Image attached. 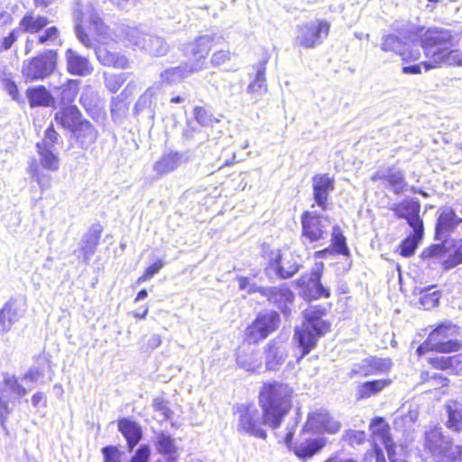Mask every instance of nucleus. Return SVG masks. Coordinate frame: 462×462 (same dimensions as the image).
<instances>
[{
  "mask_svg": "<svg viewBox=\"0 0 462 462\" xmlns=\"http://www.w3.org/2000/svg\"><path fill=\"white\" fill-rule=\"evenodd\" d=\"M293 389L280 382L265 383L259 393V404L263 411L264 425L277 429L290 411Z\"/></svg>",
  "mask_w": 462,
  "mask_h": 462,
  "instance_id": "nucleus-1",
  "label": "nucleus"
},
{
  "mask_svg": "<svg viewBox=\"0 0 462 462\" xmlns=\"http://www.w3.org/2000/svg\"><path fill=\"white\" fill-rule=\"evenodd\" d=\"M326 309L322 306H310L304 311V322L295 328V338L302 350V358L315 347L317 341L330 329V323L322 319Z\"/></svg>",
  "mask_w": 462,
  "mask_h": 462,
  "instance_id": "nucleus-2",
  "label": "nucleus"
},
{
  "mask_svg": "<svg viewBox=\"0 0 462 462\" xmlns=\"http://www.w3.org/2000/svg\"><path fill=\"white\" fill-rule=\"evenodd\" d=\"M453 37L449 31L440 28L428 29L421 39L422 48L429 59L423 61L427 71L444 63L450 57L449 49L452 46Z\"/></svg>",
  "mask_w": 462,
  "mask_h": 462,
  "instance_id": "nucleus-3",
  "label": "nucleus"
},
{
  "mask_svg": "<svg viewBox=\"0 0 462 462\" xmlns=\"http://www.w3.org/2000/svg\"><path fill=\"white\" fill-rule=\"evenodd\" d=\"M75 21V34L77 39L86 48H95V40L91 38L84 28V23L87 20L89 27L92 28L99 36L107 34L108 27L102 21L99 14L91 3H78L73 12Z\"/></svg>",
  "mask_w": 462,
  "mask_h": 462,
  "instance_id": "nucleus-4",
  "label": "nucleus"
},
{
  "mask_svg": "<svg viewBox=\"0 0 462 462\" xmlns=\"http://www.w3.org/2000/svg\"><path fill=\"white\" fill-rule=\"evenodd\" d=\"M38 158L33 159L29 165V173L38 183L42 190L51 186V176L42 170L56 172L60 167V159L57 149H47L46 145L36 147Z\"/></svg>",
  "mask_w": 462,
  "mask_h": 462,
  "instance_id": "nucleus-5",
  "label": "nucleus"
},
{
  "mask_svg": "<svg viewBox=\"0 0 462 462\" xmlns=\"http://www.w3.org/2000/svg\"><path fill=\"white\" fill-rule=\"evenodd\" d=\"M57 61V51L45 50L37 56L23 60L22 76L26 82L44 80L55 71Z\"/></svg>",
  "mask_w": 462,
  "mask_h": 462,
  "instance_id": "nucleus-6",
  "label": "nucleus"
},
{
  "mask_svg": "<svg viewBox=\"0 0 462 462\" xmlns=\"http://www.w3.org/2000/svg\"><path fill=\"white\" fill-rule=\"evenodd\" d=\"M457 333V327L450 322L439 325L429 335L427 340L417 348L418 355L421 356L428 350L440 353L457 351L460 348V343L454 339Z\"/></svg>",
  "mask_w": 462,
  "mask_h": 462,
  "instance_id": "nucleus-7",
  "label": "nucleus"
},
{
  "mask_svg": "<svg viewBox=\"0 0 462 462\" xmlns=\"http://www.w3.org/2000/svg\"><path fill=\"white\" fill-rule=\"evenodd\" d=\"M330 23L323 19H314L297 26L294 44L305 49H314L328 38Z\"/></svg>",
  "mask_w": 462,
  "mask_h": 462,
  "instance_id": "nucleus-8",
  "label": "nucleus"
},
{
  "mask_svg": "<svg viewBox=\"0 0 462 462\" xmlns=\"http://www.w3.org/2000/svg\"><path fill=\"white\" fill-rule=\"evenodd\" d=\"M424 447L436 462H454L457 459L452 439L443 435L439 428L434 427L425 432Z\"/></svg>",
  "mask_w": 462,
  "mask_h": 462,
  "instance_id": "nucleus-9",
  "label": "nucleus"
},
{
  "mask_svg": "<svg viewBox=\"0 0 462 462\" xmlns=\"http://www.w3.org/2000/svg\"><path fill=\"white\" fill-rule=\"evenodd\" d=\"M237 420V430L257 439H265L266 431L262 428L263 412L253 404H241L235 412Z\"/></svg>",
  "mask_w": 462,
  "mask_h": 462,
  "instance_id": "nucleus-10",
  "label": "nucleus"
},
{
  "mask_svg": "<svg viewBox=\"0 0 462 462\" xmlns=\"http://www.w3.org/2000/svg\"><path fill=\"white\" fill-rule=\"evenodd\" d=\"M126 40L134 49L140 50L154 57L164 56L170 50L169 44L162 37L144 33L137 28L127 30Z\"/></svg>",
  "mask_w": 462,
  "mask_h": 462,
  "instance_id": "nucleus-11",
  "label": "nucleus"
},
{
  "mask_svg": "<svg viewBox=\"0 0 462 462\" xmlns=\"http://www.w3.org/2000/svg\"><path fill=\"white\" fill-rule=\"evenodd\" d=\"M280 321V315L274 310L259 313L254 322L245 329V339L253 344L263 340L278 328Z\"/></svg>",
  "mask_w": 462,
  "mask_h": 462,
  "instance_id": "nucleus-12",
  "label": "nucleus"
},
{
  "mask_svg": "<svg viewBox=\"0 0 462 462\" xmlns=\"http://www.w3.org/2000/svg\"><path fill=\"white\" fill-rule=\"evenodd\" d=\"M323 263H316L310 275L301 276L298 280L300 287V294L307 300L329 298V290L320 282Z\"/></svg>",
  "mask_w": 462,
  "mask_h": 462,
  "instance_id": "nucleus-13",
  "label": "nucleus"
},
{
  "mask_svg": "<svg viewBox=\"0 0 462 462\" xmlns=\"http://www.w3.org/2000/svg\"><path fill=\"white\" fill-rule=\"evenodd\" d=\"M301 236L310 243L319 242L327 236L328 217L313 211H305L301 217Z\"/></svg>",
  "mask_w": 462,
  "mask_h": 462,
  "instance_id": "nucleus-14",
  "label": "nucleus"
},
{
  "mask_svg": "<svg viewBox=\"0 0 462 462\" xmlns=\"http://www.w3.org/2000/svg\"><path fill=\"white\" fill-rule=\"evenodd\" d=\"M341 429V423L327 410H316L308 415L303 430L314 433L335 434Z\"/></svg>",
  "mask_w": 462,
  "mask_h": 462,
  "instance_id": "nucleus-15",
  "label": "nucleus"
},
{
  "mask_svg": "<svg viewBox=\"0 0 462 462\" xmlns=\"http://www.w3.org/2000/svg\"><path fill=\"white\" fill-rule=\"evenodd\" d=\"M300 264L291 255L290 258L282 257L280 251H273L269 263L265 267L269 277L277 276L287 279L293 276L300 269Z\"/></svg>",
  "mask_w": 462,
  "mask_h": 462,
  "instance_id": "nucleus-16",
  "label": "nucleus"
},
{
  "mask_svg": "<svg viewBox=\"0 0 462 462\" xmlns=\"http://www.w3.org/2000/svg\"><path fill=\"white\" fill-rule=\"evenodd\" d=\"M393 363L390 358H381L369 356L352 365L349 375L354 376H370L381 374L388 372L392 368Z\"/></svg>",
  "mask_w": 462,
  "mask_h": 462,
  "instance_id": "nucleus-17",
  "label": "nucleus"
},
{
  "mask_svg": "<svg viewBox=\"0 0 462 462\" xmlns=\"http://www.w3.org/2000/svg\"><path fill=\"white\" fill-rule=\"evenodd\" d=\"M460 223L462 218L451 208H441L438 211L435 238L440 242H448L449 236Z\"/></svg>",
  "mask_w": 462,
  "mask_h": 462,
  "instance_id": "nucleus-18",
  "label": "nucleus"
},
{
  "mask_svg": "<svg viewBox=\"0 0 462 462\" xmlns=\"http://www.w3.org/2000/svg\"><path fill=\"white\" fill-rule=\"evenodd\" d=\"M260 294L266 297L268 301L277 307L285 316L291 314L294 294L289 287L285 285L264 287L260 289Z\"/></svg>",
  "mask_w": 462,
  "mask_h": 462,
  "instance_id": "nucleus-19",
  "label": "nucleus"
},
{
  "mask_svg": "<svg viewBox=\"0 0 462 462\" xmlns=\"http://www.w3.org/2000/svg\"><path fill=\"white\" fill-rule=\"evenodd\" d=\"M25 313V303L23 300L11 298L0 310V335L6 334L11 330Z\"/></svg>",
  "mask_w": 462,
  "mask_h": 462,
  "instance_id": "nucleus-20",
  "label": "nucleus"
},
{
  "mask_svg": "<svg viewBox=\"0 0 462 462\" xmlns=\"http://www.w3.org/2000/svg\"><path fill=\"white\" fill-rule=\"evenodd\" d=\"M202 63H183L180 66L169 68L164 69L160 74V80L162 84L176 85L190 75L201 71Z\"/></svg>",
  "mask_w": 462,
  "mask_h": 462,
  "instance_id": "nucleus-21",
  "label": "nucleus"
},
{
  "mask_svg": "<svg viewBox=\"0 0 462 462\" xmlns=\"http://www.w3.org/2000/svg\"><path fill=\"white\" fill-rule=\"evenodd\" d=\"M313 199L322 209L328 208V199L335 189V180L328 174H316L312 177Z\"/></svg>",
  "mask_w": 462,
  "mask_h": 462,
  "instance_id": "nucleus-22",
  "label": "nucleus"
},
{
  "mask_svg": "<svg viewBox=\"0 0 462 462\" xmlns=\"http://www.w3.org/2000/svg\"><path fill=\"white\" fill-rule=\"evenodd\" d=\"M213 37L210 35H201L197 37L194 42L185 47V55L193 60L189 63H202L201 70L206 69V59L211 50Z\"/></svg>",
  "mask_w": 462,
  "mask_h": 462,
  "instance_id": "nucleus-23",
  "label": "nucleus"
},
{
  "mask_svg": "<svg viewBox=\"0 0 462 462\" xmlns=\"http://www.w3.org/2000/svg\"><path fill=\"white\" fill-rule=\"evenodd\" d=\"M371 180H383V186L392 189L397 195L402 193L407 185L403 172L390 167L374 172L371 176Z\"/></svg>",
  "mask_w": 462,
  "mask_h": 462,
  "instance_id": "nucleus-24",
  "label": "nucleus"
},
{
  "mask_svg": "<svg viewBox=\"0 0 462 462\" xmlns=\"http://www.w3.org/2000/svg\"><path fill=\"white\" fill-rule=\"evenodd\" d=\"M392 210L399 218L406 219L411 228L423 226V222L419 216L420 204L418 200H403L394 204Z\"/></svg>",
  "mask_w": 462,
  "mask_h": 462,
  "instance_id": "nucleus-25",
  "label": "nucleus"
},
{
  "mask_svg": "<svg viewBox=\"0 0 462 462\" xmlns=\"http://www.w3.org/2000/svg\"><path fill=\"white\" fill-rule=\"evenodd\" d=\"M288 356L287 345L273 339L265 348V365L268 370L275 371L284 363Z\"/></svg>",
  "mask_w": 462,
  "mask_h": 462,
  "instance_id": "nucleus-26",
  "label": "nucleus"
},
{
  "mask_svg": "<svg viewBox=\"0 0 462 462\" xmlns=\"http://www.w3.org/2000/svg\"><path fill=\"white\" fill-rule=\"evenodd\" d=\"M65 59L67 70L71 75L87 77L93 72L94 69L89 60L72 49L65 51Z\"/></svg>",
  "mask_w": 462,
  "mask_h": 462,
  "instance_id": "nucleus-27",
  "label": "nucleus"
},
{
  "mask_svg": "<svg viewBox=\"0 0 462 462\" xmlns=\"http://www.w3.org/2000/svg\"><path fill=\"white\" fill-rule=\"evenodd\" d=\"M183 154L175 151L164 152L152 166L157 178L176 171L182 162Z\"/></svg>",
  "mask_w": 462,
  "mask_h": 462,
  "instance_id": "nucleus-28",
  "label": "nucleus"
},
{
  "mask_svg": "<svg viewBox=\"0 0 462 462\" xmlns=\"http://www.w3.org/2000/svg\"><path fill=\"white\" fill-rule=\"evenodd\" d=\"M153 443L156 451L167 457V462H175L178 457V448L175 439L170 434L164 431L157 432Z\"/></svg>",
  "mask_w": 462,
  "mask_h": 462,
  "instance_id": "nucleus-29",
  "label": "nucleus"
},
{
  "mask_svg": "<svg viewBox=\"0 0 462 462\" xmlns=\"http://www.w3.org/2000/svg\"><path fill=\"white\" fill-rule=\"evenodd\" d=\"M118 430L126 439L129 451L134 448L143 437L140 425L126 418L118 420Z\"/></svg>",
  "mask_w": 462,
  "mask_h": 462,
  "instance_id": "nucleus-30",
  "label": "nucleus"
},
{
  "mask_svg": "<svg viewBox=\"0 0 462 462\" xmlns=\"http://www.w3.org/2000/svg\"><path fill=\"white\" fill-rule=\"evenodd\" d=\"M325 445V438L307 439L295 444L293 451L299 458L305 460L319 453Z\"/></svg>",
  "mask_w": 462,
  "mask_h": 462,
  "instance_id": "nucleus-31",
  "label": "nucleus"
},
{
  "mask_svg": "<svg viewBox=\"0 0 462 462\" xmlns=\"http://www.w3.org/2000/svg\"><path fill=\"white\" fill-rule=\"evenodd\" d=\"M49 23L50 20L46 16L37 15L31 11L27 12L21 19L18 29H20V32L34 34L40 32Z\"/></svg>",
  "mask_w": 462,
  "mask_h": 462,
  "instance_id": "nucleus-32",
  "label": "nucleus"
},
{
  "mask_svg": "<svg viewBox=\"0 0 462 462\" xmlns=\"http://www.w3.org/2000/svg\"><path fill=\"white\" fill-rule=\"evenodd\" d=\"M76 106H66L55 114V121L62 127L73 131L82 121Z\"/></svg>",
  "mask_w": 462,
  "mask_h": 462,
  "instance_id": "nucleus-33",
  "label": "nucleus"
},
{
  "mask_svg": "<svg viewBox=\"0 0 462 462\" xmlns=\"http://www.w3.org/2000/svg\"><path fill=\"white\" fill-rule=\"evenodd\" d=\"M73 132L80 146L84 149L88 148L97 138V131L87 120L79 122Z\"/></svg>",
  "mask_w": 462,
  "mask_h": 462,
  "instance_id": "nucleus-34",
  "label": "nucleus"
},
{
  "mask_svg": "<svg viewBox=\"0 0 462 462\" xmlns=\"http://www.w3.org/2000/svg\"><path fill=\"white\" fill-rule=\"evenodd\" d=\"M390 383L391 380L386 379L362 383L356 387V398L357 400H364L374 396L390 385Z\"/></svg>",
  "mask_w": 462,
  "mask_h": 462,
  "instance_id": "nucleus-35",
  "label": "nucleus"
},
{
  "mask_svg": "<svg viewBox=\"0 0 462 462\" xmlns=\"http://www.w3.org/2000/svg\"><path fill=\"white\" fill-rule=\"evenodd\" d=\"M266 62L263 61L257 65L254 79L247 87V92L253 95L256 99L267 92V84L265 79Z\"/></svg>",
  "mask_w": 462,
  "mask_h": 462,
  "instance_id": "nucleus-36",
  "label": "nucleus"
},
{
  "mask_svg": "<svg viewBox=\"0 0 462 462\" xmlns=\"http://www.w3.org/2000/svg\"><path fill=\"white\" fill-rule=\"evenodd\" d=\"M446 411L448 413L446 426L455 432H460L462 430V404L456 401H449L446 404Z\"/></svg>",
  "mask_w": 462,
  "mask_h": 462,
  "instance_id": "nucleus-37",
  "label": "nucleus"
},
{
  "mask_svg": "<svg viewBox=\"0 0 462 462\" xmlns=\"http://www.w3.org/2000/svg\"><path fill=\"white\" fill-rule=\"evenodd\" d=\"M158 90L159 87L157 85H153L148 88L135 103L134 109L136 112L139 113L144 110H148L150 116L153 117L156 105L155 97L158 93Z\"/></svg>",
  "mask_w": 462,
  "mask_h": 462,
  "instance_id": "nucleus-38",
  "label": "nucleus"
},
{
  "mask_svg": "<svg viewBox=\"0 0 462 462\" xmlns=\"http://www.w3.org/2000/svg\"><path fill=\"white\" fill-rule=\"evenodd\" d=\"M99 240L100 230L91 229L84 235L80 243V250L83 254L85 262H88L95 254Z\"/></svg>",
  "mask_w": 462,
  "mask_h": 462,
  "instance_id": "nucleus-39",
  "label": "nucleus"
},
{
  "mask_svg": "<svg viewBox=\"0 0 462 462\" xmlns=\"http://www.w3.org/2000/svg\"><path fill=\"white\" fill-rule=\"evenodd\" d=\"M423 226L412 227V234L406 237L400 245L401 254L404 257L411 256L423 237Z\"/></svg>",
  "mask_w": 462,
  "mask_h": 462,
  "instance_id": "nucleus-40",
  "label": "nucleus"
},
{
  "mask_svg": "<svg viewBox=\"0 0 462 462\" xmlns=\"http://www.w3.org/2000/svg\"><path fill=\"white\" fill-rule=\"evenodd\" d=\"M27 97L31 106H48L51 96L43 86H37L27 89Z\"/></svg>",
  "mask_w": 462,
  "mask_h": 462,
  "instance_id": "nucleus-41",
  "label": "nucleus"
},
{
  "mask_svg": "<svg viewBox=\"0 0 462 462\" xmlns=\"http://www.w3.org/2000/svg\"><path fill=\"white\" fill-rule=\"evenodd\" d=\"M236 362L239 367L248 372H257L261 368V361L258 355L250 353L244 355L239 353L236 357Z\"/></svg>",
  "mask_w": 462,
  "mask_h": 462,
  "instance_id": "nucleus-42",
  "label": "nucleus"
},
{
  "mask_svg": "<svg viewBox=\"0 0 462 462\" xmlns=\"http://www.w3.org/2000/svg\"><path fill=\"white\" fill-rule=\"evenodd\" d=\"M4 384L10 393L18 398H22L28 393V390L19 382L15 375L4 374Z\"/></svg>",
  "mask_w": 462,
  "mask_h": 462,
  "instance_id": "nucleus-43",
  "label": "nucleus"
},
{
  "mask_svg": "<svg viewBox=\"0 0 462 462\" xmlns=\"http://www.w3.org/2000/svg\"><path fill=\"white\" fill-rule=\"evenodd\" d=\"M462 360V356L455 355L452 356H439L430 359V365L437 369H449L456 368Z\"/></svg>",
  "mask_w": 462,
  "mask_h": 462,
  "instance_id": "nucleus-44",
  "label": "nucleus"
},
{
  "mask_svg": "<svg viewBox=\"0 0 462 462\" xmlns=\"http://www.w3.org/2000/svg\"><path fill=\"white\" fill-rule=\"evenodd\" d=\"M448 242H441L440 244L432 245L428 248H425L421 252L422 259H441L445 257L447 254V246Z\"/></svg>",
  "mask_w": 462,
  "mask_h": 462,
  "instance_id": "nucleus-45",
  "label": "nucleus"
},
{
  "mask_svg": "<svg viewBox=\"0 0 462 462\" xmlns=\"http://www.w3.org/2000/svg\"><path fill=\"white\" fill-rule=\"evenodd\" d=\"M374 439L383 445L390 458L394 455V444L386 426H383L382 429L374 432Z\"/></svg>",
  "mask_w": 462,
  "mask_h": 462,
  "instance_id": "nucleus-46",
  "label": "nucleus"
},
{
  "mask_svg": "<svg viewBox=\"0 0 462 462\" xmlns=\"http://www.w3.org/2000/svg\"><path fill=\"white\" fill-rule=\"evenodd\" d=\"M60 90L61 100L64 103L72 102L79 92V86L77 80H67V82L60 88Z\"/></svg>",
  "mask_w": 462,
  "mask_h": 462,
  "instance_id": "nucleus-47",
  "label": "nucleus"
},
{
  "mask_svg": "<svg viewBox=\"0 0 462 462\" xmlns=\"http://www.w3.org/2000/svg\"><path fill=\"white\" fill-rule=\"evenodd\" d=\"M97 93L91 87H86L79 98L80 104L87 111H89L97 106Z\"/></svg>",
  "mask_w": 462,
  "mask_h": 462,
  "instance_id": "nucleus-48",
  "label": "nucleus"
},
{
  "mask_svg": "<svg viewBox=\"0 0 462 462\" xmlns=\"http://www.w3.org/2000/svg\"><path fill=\"white\" fill-rule=\"evenodd\" d=\"M331 242L338 254H347L348 248L346 243V237L343 236L339 226H335L332 230Z\"/></svg>",
  "mask_w": 462,
  "mask_h": 462,
  "instance_id": "nucleus-49",
  "label": "nucleus"
},
{
  "mask_svg": "<svg viewBox=\"0 0 462 462\" xmlns=\"http://www.w3.org/2000/svg\"><path fill=\"white\" fill-rule=\"evenodd\" d=\"M193 116L196 122L201 126L212 125L217 121L213 115L203 106H195L193 108Z\"/></svg>",
  "mask_w": 462,
  "mask_h": 462,
  "instance_id": "nucleus-50",
  "label": "nucleus"
},
{
  "mask_svg": "<svg viewBox=\"0 0 462 462\" xmlns=\"http://www.w3.org/2000/svg\"><path fill=\"white\" fill-rule=\"evenodd\" d=\"M402 41L396 35L389 34L383 38L382 50L383 51H393L402 53Z\"/></svg>",
  "mask_w": 462,
  "mask_h": 462,
  "instance_id": "nucleus-51",
  "label": "nucleus"
},
{
  "mask_svg": "<svg viewBox=\"0 0 462 462\" xmlns=\"http://www.w3.org/2000/svg\"><path fill=\"white\" fill-rule=\"evenodd\" d=\"M365 438L366 434L365 431L356 430H346L342 436L343 440L352 447L362 445Z\"/></svg>",
  "mask_w": 462,
  "mask_h": 462,
  "instance_id": "nucleus-52",
  "label": "nucleus"
},
{
  "mask_svg": "<svg viewBox=\"0 0 462 462\" xmlns=\"http://www.w3.org/2000/svg\"><path fill=\"white\" fill-rule=\"evenodd\" d=\"M60 140V134L50 125L44 134V138L36 143V147L46 145L47 149H56L55 144Z\"/></svg>",
  "mask_w": 462,
  "mask_h": 462,
  "instance_id": "nucleus-53",
  "label": "nucleus"
},
{
  "mask_svg": "<svg viewBox=\"0 0 462 462\" xmlns=\"http://www.w3.org/2000/svg\"><path fill=\"white\" fill-rule=\"evenodd\" d=\"M125 80H126L125 73L111 74V75L106 76V78H105L106 87L112 93L117 92L119 90V88L123 86V84L125 83Z\"/></svg>",
  "mask_w": 462,
  "mask_h": 462,
  "instance_id": "nucleus-54",
  "label": "nucleus"
},
{
  "mask_svg": "<svg viewBox=\"0 0 462 462\" xmlns=\"http://www.w3.org/2000/svg\"><path fill=\"white\" fill-rule=\"evenodd\" d=\"M60 36V31L56 26L47 27L44 32L37 38L38 43L41 45L55 42Z\"/></svg>",
  "mask_w": 462,
  "mask_h": 462,
  "instance_id": "nucleus-55",
  "label": "nucleus"
},
{
  "mask_svg": "<svg viewBox=\"0 0 462 462\" xmlns=\"http://www.w3.org/2000/svg\"><path fill=\"white\" fill-rule=\"evenodd\" d=\"M152 407L156 411H159L162 420H169L171 417L172 411L168 406V402L163 398H155L152 402Z\"/></svg>",
  "mask_w": 462,
  "mask_h": 462,
  "instance_id": "nucleus-56",
  "label": "nucleus"
},
{
  "mask_svg": "<svg viewBox=\"0 0 462 462\" xmlns=\"http://www.w3.org/2000/svg\"><path fill=\"white\" fill-rule=\"evenodd\" d=\"M96 55L98 60L105 66L112 67L116 52H111L105 48L96 49Z\"/></svg>",
  "mask_w": 462,
  "mask_h": 462,
  "instance_id": "nucleus-57",
  "label": "nucleus"
},
{
  "mask_svg": "<svg viewBox=\"0 0 462 462\" xmlns=\"http://www.w3.org/2000/svg\"><path fill=\"white\" fill-rule=\"evenodd\" d=\"M20 34V29L12 30L9 34L0 40V51H8L16 42Z\"/></svg>",
  "mask_w": 462,
  "mask_h": 462,
  "instance_id": "nucleus-58",
  "label": "nucleus"
},
{
  "mask_svg": "<svg viewBox=\"0 0 462 462\" xmlns=\"http://www.w3.org/2000/svg\"><path fill=\"white\" fill-rule=\"evenodd\" d=\"M238 287L241 291H246L249 294L259 292L260 289L263 288V286H257L254 283L250 282V279L247 277L239 276L237 277Z\"/></svg>",
  "mask_w": 462,
  "mask_h": 462,
  "instance_id": "nucleus-59",
  "label": "nucleus"
},
{
  "mask_svg": "<svg viewBox=\"0 0 462 462\" xmlns=\"http://www.w3.org/2000/svg\"><path fill=\"white\" fill-rule=\"evenodd\" d=\"M420 301L425 309L433 308L437 306L439 301V292L436 291L431 293H426L421 296Z\"/></svg>",
  "mask_w": 462,
  "mask_h": 462,
  "instance_id": "nucleus-60",
  "label": "nucleus"
},
{
  "mask_svg": "<svg viewBox=\"0 0 462 462\" xmlns=\"http://www.w3.org/2000/svg\"><path fill=\"white\" fill-rule=\"evenodd\" d=\"M105 462H121L120 453L116 447L107 446L102 448Z\"/></svg>",
  "mask_w": 462,
  "mask_h": 462,
  "instance_id": "nucleus-61",
  "label": "nucleus"
},
{
  "mask_svg": "<svg viewBox=\"0 0 462 462\" xmlns=\"http://www.w3.org/2000/svg\"><path fill=\"white\" fill-rule=\"evenodd\" d=\"M230 60V52L228 51H215L210 59L212 66L218 67L225 64Z\"/></svg>",
  "mask_w": 462,
  "mask_h": 462,
  "instance_id": "nucleus-62",
  "label": "nucleus"
},
{
  "mask_svg": "<svg viewBox=\"0 0 462 462\" xmlns=\"http://www.w3.org/2000/svg\"><path fill=\"white\" fill-rule=\"evenodd\" d=\"M43 376V369L40 366H32L23 375V380L37 383Z\"/></svg>",
  "mask_w": 462,
  "mask_h": 462,
  "instance_id": "nucleus-63",
  "label": "nucleus"
},
{
  "mask_svg": "<svg viewBox=\"0 0 462 462\" xmlns=\"http://www.w3.org/2000/svg\"><path fill=\"white\" fill-rule=\"evenodd\" d=\"M4 89L11 96L14 100H17L19 97V90L15 82L10 79L3 80Z\"/></svg>",
  "mask_w": 462,
  "mask_h": 462,
  "instance_id": "nucleus-64",
  "label": "nucleus"
}]
</instances>
